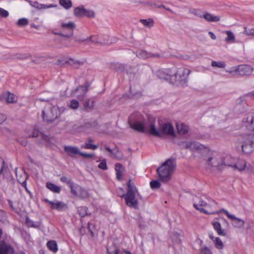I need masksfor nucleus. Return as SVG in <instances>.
<instances>
[{"label": "nucleus", "instance_id": "nucleus-1", "mask_svg": "<svg viewBox=\"0 0 254 254\" xmlns=\"http://www.w3.org/2000/svg\"><path fill=\"white\" fill-rule=\"evenodd\" d=\"M155 120L152 118L149 120V124L147 125L148 132L150 134L157 137H161L165 134L174 136L175 132L172 125L170 123H165L160 125L159 129H157L155 124Z\"/></svg>", "mask_w": 254, "mask_h": 254}, {"label": "nucleus", "instance_id": "nucleus-2", "mask_svg": "<svg viewBox=\"0 0 254 254\" xmlns=\"http://www.w3.org/2000/svg\"><path fill=\"white\" fill-rule=\"evenodd\" d=\"M176 167L175 159L169 158L164 162L157 169L160 180L163 182H167L171 179V175Z\"/></svg>", "mask_w": 254, "mask_h": 254}, {"label": "nucleus", "instance_id": "nucleus-3", "mask_svg": "<svg viewBox=\"0 0 254 254\" xmlns=\"http://www.w3.org/2000/svg\"><path fill=\"white\" fill-rule=\"evenodd\" d=\"M152 117H149L146 122L140 113L135 112L128 118V123L131 128L140 132H148L147 125L149 124V120Z\"/></svg>", "mask_w": 254, "mask_h": 254}, {"label": "nucleus", "instance_id": "nucleus-4", "mask_svg": "<svg viewBox=\"0 0 254 254\" xmlns=\"http://www.w3.org/2000/svg\"><path fill=\"white\" fill-rule=\"evenodd\" d=\"M190 73V70L184 67L173 68L171 84L178 86H187L188 77Z\"/></svg>", "mask_w": 254, "mask_h": 254}, {"label": "nucleus", "instance_id": "nucleus-5", "mask_svg": "<svg viewBox=\"0 0 254 254\" xmlns=\"http://www.w3.org/2000/svg\"><path fill=\"white\" fill-rule=\"evenodd\" d=\"M139 195L137 190L131 180H129L127 183V193L122 197L125 199L126 204L129 207L138 208V200L135 198L136 193Z\"/></svg>", "mask_w": 254, "mask_h": 254}, {"label": "nucleus", "instance_id": "nucleus-6", "mask_svg": "<svg viewBox=\"0 0 254 254\" xmlns=\"http://www.w3.org/2000/svg\"><path fill=\"white\" fill-rule=\"evenodd\" d=\"M242 152L244 154H250L254 150V134H245L239 138Z\"/></svg>", "mask_w": 254, "mask_h": 254}, {"label": "nucleus", "instance_id": "nucleus-7", "mask_svg": "<svg viewBox=\"0 0 254 254\" xmlns=\"http://www.w3.org/2000/svg\"><path fill=\"white\" fill-rule=\"evenodd\" d=\"M60 111L59 108L56 106H50L42 111V118L48 123H52L59 117Z\"/></svg>", "mask_w": 254, "mask_h": 254}, {"label": "nucleus", "instance_id": "nucleus-8", "mask_svg": "<svg viewBox=\"0 0 254 254\" xmlns=\"http://www.w3.org/2000/svg\"><path fill=\"white\" fill-rule=\"evenodd\" d=\"M61 27L63 29H67L68 33L66 34H64L61 32H57L54 31H52V33L54 35H59L63 37L68 38L73 36V30L75 28V25L73 22L70 21L67 23H63L61 24Z\"/></svg>", "mask_w": 254, "mask_h": 254}, {"label": "nucleus", "instance_id": "nucleus-9", "mask_svg": "<svg viewBox=\"0 0 254 254\" xmlns=\"http://www.w3.org/2000/svg\"><path fill=\"white\" fill-rule=\"evenodd\" d=\"M223 212L224 213L229 219L232 220V225L237 228L240 229L243 227L245 221L240 218L235 217V215L231 214L227 210L222 208L219 211L217 212V213Z\"/></svg>", "mask_w": 254, "mask_h": 254}, {"label": "nucleus", "instance_id": "nucleus-10", "mask_svg": "<svg viewBox=\"0 0 254 254\" xmlns=\"http://www.w3.org/2000/svg\"><path fill=\"white\" fill-rule=\"evenodd\" d=\"M173 73V68L159 69L156 72L157 76L160 79L171 83V79Z\"/></svg>", "mask_w": 254, "mask_h": 254}, {"label": "nucleus", "instance_id": "nucleus-11", "mask_svg": "<svg viewBox=\"0 0 254 254\" xmlns=\"http://www.w3.org/2000/svg\"><path fill=\"white\" fill-rule=\"evenodd\" d=\"M17 168L15 169V174L18 182L21 184V186L23 187L26 192L30 195L32 194L30 191L29 190L27 187L26 181L29 177V175L24 171L22 170L21 172L18 174L17 171Z\"/></svg>", "mask_w": 254, "mask_h": 254}, {"label": "nucleus", "instance_id": "nucleus-12", "mask_svg": "<svg viewBox=\"0 0 254 254\" xmlns=\"http://www.w3.org/2000/svg\"><path fill=\"white\" fill-rule=\"evenodd\" d=\"M193 206L196 209L204 214H213L217 213V212H209L208 209L209 208V204L202 200L201 198H199L198 202L194 203Z\"/></svg>", "mask_w": 254, "mask_h": 254}, {"label": "nucleus", "instance_id": "nucleus-13", "mask_svg": "<svg viewBox=\"0 0 254 254\" xmlns=\"http://www.w3.org/2000/svg\"><path fill=\"white\" fill-rule=\"evenodd\" d=\"M189 149L192 152H196L201 154L202 155L208 152L207 148L198 142H190Z\"/></svg>", "mask_w": 254, "mask_h": 254}, {"label": "nucleus", "instance_id": "nucleus-14", "mask_svg": "<svg viewBox=\"0 0 254 254\" xmlns=\"http://www.w3.org/2000/svg\"><path fill=\"white\" fill-rule=\"evenodd\" d=\"M207 163L208 165L213 167H217L223 164L227 165L224 163L223 157L217 153H215L212 157H209L207 160Z\"/></svg>", "mask_w": 254, "mask_h": 254}, {"label": "nucleus", "instance_id": "nucleus-15", "mask_svg": "<svg viewBox=\"0 0 254 254\" xmlns=\"http://www.w3.org/2000/svg\"><path fill=\"white\" fill-rule=\"evenodd\" d=\"M235 70L238 74L241 76H247L251 74L253 71V68L249 65H240L234 67Z\"/></svg>", "mask_w": 254, "mask_h": 254}, {"label": "nucleus", "instance_id": "nucleus-16", "mask_svg": "<svg viewBox=\"0 0 254 254\" xmlns=\"http://www.w3.org/2000/svg\"><path fill=\"white\" fill-rule=\"evenodd\" d=\"M242 126L246 130L254 131V116H249L243 119Z\"/></svg>", "mask_w": 254, "mask_h": 254}, {"label": "nucleus", "instance_id": "nucleus-17", "mask_svg": "<svg viewBox=\"0 0 254 254\" xmlns=\"http://www.w3.org/2000/svg\"><path fill=\"white\" fill-rule=\"evenodd\" d=\"M136 55L137 57L141 59H146L149 58H159L162 56L159 53H148L145 50H139L136 52Z\"/></svg>", "mask_w": 254, "mask_h": 254}, {"label": "nucleus", "instance_id": "nucleus-18", "mask_svg": "<svg viewBox=\"0 0 254 254\" xmlns=\"http://www.w3.org/2000/svg\"><path fill=\"white\" fill-rule=\"evenodd\" d=\"M14 250L10 245L4 241L0 242V254H13Z\"/></svg>", "mask_w": 254, "mask_h": 254}, {"label": "nucleus", "instance_id": "nucleus-19", "mask_svg": "<svg viewBox=\"0 0 254 254\" xmlns=\"http://www.w3.org/2000/svg\"><path fill=\"white\" fill-rule=\"evenodd\" d=\"M64 151L67 155L72 158L79 155L80 152L78 147L74 146H64Z\"/></svg>", "mask_w": 254, "mask_h": 254}, {"label": "nucleus", "instance_id": "nucleus-20", "mask_svg": "<svg viewBox=\"0 0 254 254\" xmlns=\"http://www.w3.org/2000/svg\"><path fill=\"white\" fill-rule=\"evenodd\" d=\"M108 36H106V38H104L103 41H100L99 39V36L97 35H93L86 38V42H90L93 44H98L100 45H104L107 44Z\"/></svg>", "mask_w": 254, "mask_h": 254}, {"label": "nucleus", "instance_id": "nucleus-21", "mask_svg": "<svg viewBox=\"0 0 254 254\" xmlns=\"http://www.w3.org/2000/svg\"><path fill=\"white\" fill-rule=\"evenodd\" d=\"M85 87L83 86H80L78 88H77L74 91H73L72 93H75L77 91L80 90L82 91V94L81 95H77V98L79 100H82L84 98V95L88 91V87L89 86V84L88 82H86L85 83Z\"/></svg>", "mask_w": 254, "mask_h": 254}, {"label": "nucleus", "instance_id": "nucleus-22", "mask_svg": "<svg viewBox=\"0 0 254 254\" xmlns=\"http://www.w3.org/2000/svg\"><path fill=\"white\" fill-rule=\"evenodd\" d=\"M27 1L29 4L33 7H35L37 9H46L49 8H51L56 6V5H54L53 4H49V5H46L44 4H41L39 3L37 1H33L30 0H26Z\"/></svg>", "mask_w": 254, "mask_h": 254}, {"label": "nucleus", "instance_id": "nucleus-23", "mask_svg": "<svg viewBox=\"0 0 254 254\" xmlns=\"http://www.w3.org/2000/svg\"><path fill=\"white\" fill-rule=\"evenodd\" d=\"M208 22H217L220 20V17L214 15L208 12H205L202 16Z\"/></svg>", "mask_w": 254, "mask_h": 254}, {"label": "nucleus", "instance_id": "nucleus-24", "mask_svg": "<svg viewBox=\"0 0 254 254\" xmlns=\"http://www.w3.org/2000/svg\"><path fill=\"white\" fill-rule=\"evenodd\" d=\"M213 226L215 230L220 236H225L227 235L226 232L221 228V226L219 222H215L213 224Z\"/></svg>", "mask_w": 254, "mask_h": 254}, {"label": "nucleus", "instance_id": "nucleus-25", "mask_svg": "<svg viewBox=\"0 0 254 254\" xmlns=\"http://www.w3.org/2000/svg\"><path fill=\"white\" fill-rule=\"evenodd\" d=\"M227 166L232 167L235 169H237L239 171H243L245 169L246 164L244 161H239L236 164H227Z\"/></svg>", "mask_w": 254, "mask_h": 254}, {"label": "nucleus", "instance_id": "nucleus-26", "mask_svg": "<svg viewBox=\"0 0 254 254\" xmlns=\"http://www.w3.org/2000/svg\"><path fill=\"white\" fill-rule=\"evenodd\" d=\"M94 101L93 100L86 99L83 103L84 109L87 112L90 111L94 108Z\"/></svg>", "mask_w": 254, "mask_h": 254}, {"label": "nucleus", "instance_id": "nucleus-27", "mask_svg": "<svg viewBox=\"0 0 254 254\" xmlns=\"http://www.w3.org/2000/svg\"><path fill=\"white\" fill-rule=\"evenodd\" d=\"M46 187L54 193H59L61 190V188L60 187L51 182L46 183Z\"/></svg>", "mask_w": 254, "mask_h": 254}, {"label": "nucleus", "instance_id": "nucleus-28", "mask_svg": "<svg viewBox=\"0 0 254 254\" xmlns=\"http://www.w3.org/2000/svg\"><path fill=\"white\" fill-rule=\"evenodd\" d=\"M93 142V140L91 138H89L86 142L84 145L82 146V148L87 149H92L95 150L98 148V146L97 145L92 144L91 143Z\"/></svg>", "mask_w": 254, "mask_h": 254}, {"label": "nucleus", "instance_id": "nucleus-29", "mask_svg": "<svg viewBox=\"0 0 254 254\" xmlns=\"http://www.w3.org/2000/svg\"><path fill=\"white\" fill-rule=\"evenodd\" d=\"M176 126L179 134H185L189 131L188 126L183 123L177 124Z\"/></svg>", "mask_w": 254, "mask_h": 254}, {"label": "nucleus", "instance_id": "nucleus-30", "mask_svg": "<svg viewBox=\"0 0 254 254\" xmlns=\"http://www.w3.org/2000/svg\"><path fill=\"white\" fill-rule=\"evenodd\" d=\"M67 208V205L65 203L62 201L55 200V206L53 209H56L58 211H63Z\"/></svg>", "mask_w": 254, "mask_h": 254}, {"label": "nucleus", "instance_id": "nucleus-31", "mask_svg": "<svg viewBox=\"0 0 254 254\" xmlns=\"http://www.w3.org/2000/svg\"><path fill=\"white\" fill-rule=\"evenodd\" d=\"M25 223L29 227L38 228L40 226V222H34L31 220L28 216L26 217Z\"/></svg>", "mask_w": 254, "mask_h": 254}, {"label": "nucleus", "instance_id": "nucleus-32", "mask_svg": "<svg viewBox=\"0 0 254 254\" xmlns=\"http://www.w3.org/2000/svg\"><path fill=\"white\" fill-rule=\"evenodd\" d=\"M85 8L83 5L77 7L74 9V15L76 17L84 16Z\"/></svg>", "mask_w": 254, "mask_h": 254}, {"label": "nucleus", "instance_id": "nucleus-33", "mask_svg": "<svg viewBox=\"0 0 254 254\" xmlns=\"http://www.w3.org/2000/svg\"><path fill=\"white\" fill-rule=\"evenodd\" d=\"M47 246L50 250L54 253H56L58 251L57 244L55 241H50L48 242Z\"/></svg>", "mask_w": 254, "mask_h": 254}, {"label": "nucleus", "instance_id": "nucleus-34", "mask_svg": "<svg viewBox=\"0 0 254 254\" xmlns=\"http://www.w3.org/2000/svg\"><path fill=\"white\" fill-rule=\"evenodd\" d=\"M59 3L65 9H69L72 6L71 0H60Z\"/></svg>", "mask_w": 254, "mask_h": 254}, {"label": "nucleus", "instance_id": "nucleus-35", "mask_svg": "<svg viewBox=\"0 0 254 254\" xmlns=\"http://www.w3.org/2000/svg\"><path fill=\"white\" fill-rule=\"evenodd\" d=\"M139 21L145 26L148 28H151L153 26L154 21L151 18L148 19H141Z\"/></svg>", "mask_w": 254, "mask_h": 254}, {"label": "nucleus", "instance_id": "nucleus-36", "mask_svg": "<svg viewBox=\"0 0 254 254\" xmlns=\"http://www.w3.org/2000/svg\"><path fill=\"white\" fill-rule=\"evenodd\" d=\"M69 187L70 188L71 193L74 196H77L78 195L79 190H80V187L78 185H74L73 183Z\"/></svg>", "mask_w": 254, "mask_h": 254}, {"label": "nucleus", "instance_id": "nucleus-37", "mask_svg": "<svg viewBox=\"0 0 254 254\" xmlns=\"http://www.w3.org/2000/svg\"><path fill=\"white\" fill-rule=\"evenodd\" d=\"M88 209L86 206L79 207L77 208L78 213L81 217H84L88 215Z\"/></svg>", "mask_w": 254, "mask_h": 254}, {"label": "nucleus", "instance_id": "nucleus-38", "mask_svg": "<svg viewBox=\"0 0 254 254\" xmlns=\"http://www.w3.org/2000/svg\"><path fill=\"white\" fill-rule=\"evenodd\" d=\"M107 251L108 254H122L121 251L114 245L109 248L107 247Z\"/></svg>", "mask_w": 254, "mask_h": 254}, {"label": "nucleus", "instance_id": "nucleus-39", "mask_svg": "<svg viewBox=\"0 0 254 254\" xmlns=\"http://www.w3.org/2000/svg\"><path fill=\"white\" fill-rule=\"evenodd\" d=\"M225 33L227 35V37L225 39V42L227 43L234 42L235 38L234 34L231 31H226Z\"/></svg>", "mask_w": 254, "mask_h": 254}, {"label": "nucleus", "instance_id": "nucleus-40", "mask_svg": "<svg viewBox=\"0 0 254 254\" xmlns=\"http://www.w3.org/2000/svg\"><path fill=\"white\" fill-rule=\"evenodd\" d=\"M212 67H216L218 68H224L226 66V64L223 61L216 62L212 61L211 64Z\"/></svg>", "mask_w": 254, "mask_h": 254}, {"label": "nucleus", "instance_id": "nucleus-41", "mask_svg": "<svg viewBox=\"0 0 254 254\" xmlns=\"http://www.w3.org/2000/svg\"><path fill=\"white\" fill-rule=\"evenodd\" d=\"M213 241L217 249L221 250L224 248L223 243L219 238H215Z\"/></svg>", "mask_w": 254, "mask_h": 254}, {"label": "nucleus", "instance_id": "nucleus-42", "mask_svg": "<svg viewBox=\"0 0 254 254\" xmlns=\"http://www.w3.org/2000/svg\"><path fill=\"white\" fill-rule=\"evenodd\" d=\"M81 198L84 199L88 197V193L86 190L80 187L79 190L78 195L77 196Z\"/></svg>", "mask_w": 254, "mask_h": 254}, {"label": "nucleus", "instance_id": "nucleus-43", "mask_svg": "<svg viewBox=\"0 0 254 254\" xmlns=\"http://www.w3.org/2000/svg\"><path fill=\"white\" fill-rule=\"evenodd\" d=\"M6 102L8 103H14L16 102V98L13 94L8 93L6 97Z\"/></svg>", "mask_w": 254, "mask_h": 254}, {"label": "nucleus", "instance_id": "nucleus-44", "mask_svg": "<svg viewBox=\"0 0 254 254\" xmlns=\"http://www.w3.org/2000/svg\"><path fill=\"white\" fill-rule=\"evenodd\" d=\"M29 23L28 19L26 18H22L18 19L17 22V24L18 26H24L27 25Z\"/></svg>", "mask_w": 254, "mask_h": 254}, {"label": "nucleus", "instance_id": "nucleus-45", "mask_svg": "<svg viewBox=\"0 0 254 254\" xmlns=\"http://www.w3.org/2000/svg\"><path fill=\"white\" fill-rule=\"evenodd\" d=\"M126 68V66L125 64L117 63L115 64V68L118 71L124 72Z\"/></svg>", "mask_w": 254, "mask_h": 254}, {"label": "nucleus", "instance_id": "nucleus-46", "mask_svg": "<svg viewBox=\"0 0 254 254\" xmlns=\"http://www.w3.org/2000/svg\"><path fill=\"white\" fill-rule=\"evenodd\" d=\"M85 16L88 18H94L95 16V12L92 10L85 9L84 16Z\"/></svg>", "mask_w": 254, "mask_h": 254}, {"label": "nucleus", "instance_id": "nucleus-47", "mask_svg": "<svg viewBox=\"0 0 254 254\" xmlns=\"http://www.w3.org/2000/svg\"><path fill=\"white\" fill-rule=\"evenodd\" d=\"M78 106L79 103L77 100L72 99L70 101L69 104V107L70 108L72 109H76L78 108Z\"/></svg>", "mask_w": 254, "mask_h": 254}, {"label": "nucleus", "instance_id": "nucleus-48", "mask_svg": "<svg viewBox=\"0 0 254 254\" xmlns=\"http://www.w3.org/2000/svg\"><path fill=\"white\" fill-rule=\"evenodd\" d=\"M178 144L182 149H189L190 142L180 141Z\"/></svg>", "mask_w": 254, "mask_h": 254}, {"label": "nucleus", "instance_id": "nucleus-49", "mask_svg": "<svg viewBox=\"0 0 254 254\" xmlns=\"http://www.w3.org/2000/svg\"><path fill=\"white\" fill-rule=\"evenodd\" d=\"M150 187L153 189H158L160 187V183L157 180L152 181L150 183Z\"/></svg>", "mask_w": 254, "mask_h": 254}, {"label": "nucleus", "instance_id": "nucleus-50", "mask_svg": "<svg viewBox=\"0 0 254 254\" xmlns=\"http://www.w3.org/2000/svg\"><path fill=\"white\" fill-rule=\"evenodd\" d=\"M243 33L248 36H254V28L248 29L246 27H245Z\"/></svg>", "mask_w": 254, "mask_h": 254}, {"label": "nucleus", "instance_id": "nucleus-51", "mask_svg": "<svg viewBox=\"0 0 254 254\" xmlns=\"http://www.w3.org/2000/svg\"><path fill=\"white\" fill-rule=\"evenodd\" d=\"M60 181L63 183H66L68 186L73 183L71 180H68L65 176H62L60 178Z\"/></svg>", "mask_w": 254, "mask_h": 254}, {"label": "nucleus", "instance_id": "nucleus-52", "mask_svg": "<svg viewBox=\"0 0 254 254\" xmlns=\"http://www.w3.org/2000/svg\"><path fill=\"white\" fill-rule=\"evenodd\" d=\"M98 167L103 170L107 169L108 167L106 164V161L105 159L102 160V161L98 165Z\"/></svg>", "mask_w": 254, "mask_h": 254}, {"label": "nucleus", "instance_id": "nucleus-53", "mask_svg": "<svg viewBox=\"0 0 254 254\" xmlns=\"http://www.w3.org/2000/svg\"><path fill=\"white\" fill-rule=\"evenodd\" d=\"M115 169L116 172H123L124 171V167L120 163H116Z\"/></svg>", "mask_w": 254, "mask_h": 254}, {"label": "nucleus", "instance_id": "nucleus-54", "mask_svg": "<svg viewBox=\"0 0 254 254\" xmlns=\"http://www.w3.org/2000/svg\"><path fill=\"white\" fill-rule=\"evenodd\" d=\"M150 6H154L156 7H162L163 8H166V6L163 4H161L159 1H155L153 2H150L149 4Z\"/></svg>", "mask_w": 254, "mask_h": 254}, {"label": "nucleus", "instance_id": "nucleus-55", "mask_svg": "<svg viewBox=\"0 0 254 254\" xmlns=\"http://www.w3.org/2000/svg\"><path fill=\"white\" fill-rule=\"evenodd\" d=\"M116 150V153H114V156L115 158H116L118 160H120L122 159L123 157V155L122 153L117 148L115 149Z\"/></svg>", "mask_w": 254, "mask_h": 254}, {"label": "nucleus", "instance_id": "nucleus-56", "mask_svg": "<svg viewBox=\"0 0 254 254\" xmlns=\"http://www.w3.org/2000/svg\"><path fill=\"white\" fill-rule=\"evenodd\" d=\"M9 13L7 10L0 7V16L1 17L6 18L7 17Z\"/></svg>", "mask_w": 254, "mask_h": 254}, {"label": "nucleus", "instance_id": "nucleus-57", "mask_svg": "<svg viewBox=\"0 0 254 254\" xmlns=\"http://www.w3.org/2000/svg\"><path fill=\"white\" fill-rule=\"evenodd\" d=\"M190 12L191 14H193L196 16H199L200 17H202V16L201 15L200 13V11L199 9H191L190 10Z\"/></svg>", "mask_w": 254, "mask_h": 254}, {"label": "nucleus", "instance_id": "nucleus-58", "mask_svg": "<svg viewBox=\"0 0 254 254\" xmlns=\"http://www.w3.org/2000/svg\"><path fill=\"white\" fill-rule=\"evenodd\" d=\"M79 155L86 158H91L94 156V154L86 153L81 152H80Z\"/></svg>", "mask_w": 254, "mask_h": 254}, {"label": "nucleus", "instance_id": "nucleus-59", "mask_svg": "<svg viewBox=\"0 0 254 254\" xmlns=\"http://www.w3.org/2000/svg\"><path fill=\"white\" fill-rule=\"evenodd\" d=\"M201 252L203 254H212L211 251L206 246L201 249Z\"/></svg>", "mask_w": 254, "mask_h": 254}, {"label": "nucleus", "instance_id": "nucleus-60", "mask_svg": "<svg viewBox=\"0 0 254 254\" xmlns=\"http://www.w3.org/2000/svg\"><path fill=\"white\" fill-rule=\"evenodd\" d=\"M5 162L4 160L0 157V174H1L4 169Z\"/></svg>", "mask_w": 254, "mask_h": 254}, {"label": "nucleus", "instance_id": "nucleus-61", "mask_svg": "<svg viewBox=\"0 0 254 254\" xmlns=\"http://www.w3.org/2000/svg\"><path fill=\"white\" fill-rule=\"evenodd\" d=\"M74 40L75 41L79 42H86V38H82L79 36H75L74 37Z\"/></svg>", "mask_w": 254, "mask_h": 254}, {"label": "nucleus", "instance_id": "nucleus-62", "mask_svg": "<svg viewBox=\"0 0 254 254\" xmlns=\"http://www.w3.org/2000/svg\"><path fill=\"white\" fill-rule=\"evenodd\" d=\"M6 218V214L4 211L0 209V221H3Z\"/></svg>", "mask_w": 254, "mask_h": 254}, {"label": "nucleus", "instance_id": "nucleus-63", "mask_svg": "<svg viewBox=\"0 0 254 254\" xmlns=\"http://www.w3.org/2000/svg\"><path fill=\"white\" fill-rule=\"evenodd\" d=\"M19 142L22 146H26L27 144V140L25 139H20L18 140Z\"/></svg>", "mask_w": 254, "mask_h": 254}, {"label": "nucleus", "instance_id": "nucleus-64", "mask_svg": "<svg viewBox=\"0 0 254 254\" xmlns=\"http://www.w3.org/2000/svg\"><path fill=\"white\" fill-rule=\"evenodd\" d=\"M64 64H69V62L68 61H64V60H59L57 62V65Z\"/></svg>", "mask_w": 254, "mask_h": 254}]
</instances>
